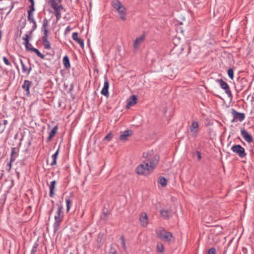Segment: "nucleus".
I'll use <instances>...</instances> for the list:
<instances>
[{"mask_svg": "<svg viewBox=\"0 0 254 254\" xmlns=\"http://www.w3.org/2000/svg\"><path fill=\"white\" fill-rule=\"evenodd\" d=\"M44 31V35L42 36V38H48V29H42Z\"/></svg>", "mask_w": 254, "mask_h": 254, "instance_id": "nucleus-42", "label": "nucleus"}, {"mask_svg": "<svg viewBox=\"0 0 254 254\" xmlns=\"http://www.w3.org/2000/svg\"><path fill=\"white\" fill-rule=\"evenodd\" d=\"M59 148L56 151V152L52 156V162L51 163V166H54L56 164L57 159L59 154Z\"/></svg>", "mask_w": 254, "mask_h": 254, "instance_id": "nucleus-25", "label": "nucleus"}, {"mask_svg": "<svg viewBox=\"0 0 254 254\" xmlns=\"http://www.w3.org/2000/svg\"><path fill=\"white\" fill-rule=\"evenodd\" d=\"M12 162H11L10 161L8 163V165L9 167V169H11V164H12Z\"/></svg>", "mask_w": 254, "mask_h": 254, "instance_id": "nucleus-50", "label": "nucleus"}, {"mask_svg": "<svg viewBox=\"0 0 254 254\" xmlns=\"http://www.w3.org/2000/svg\"><path fill=\"white\" fill-rule=\"evenodd\" d=\"M63 62V64L65 68H68L70 67L69 59L67 55L64 57Z\"/></svg>", "mask_w": 254, "mask_h": 254, "instance_id": "nucleus-22", "label": "nucleus"}, {"mask_svg": "<svg viewBox=\"0 0 254 254\" xmlns=\"http://www.w3.org/2000/svg\"><path fill=\"white\" fill-rule=\"evenodd\" d=\"M30 2H34V0H29Z\"/></svg>", "mask_w": 254, "mask_h": 254, "instance_id": "nucleus-53", "label": "nucleus"}, {"mask_svg": "<svg viewBox=\"0 0 254 254\" xmlns=\"http://www.w3.org/2000/svg\"><path fill=\"white\" fill-rule=\"evenodd\" d=\"M16 68H17V69H18V65H17V64H16Z\"/></svg>", "mask_w": 254, "mask_h": 254, "instance_id": "nucleus-55", "label": "nucleus"}, {"mask_svg": "<svg viewBox=\"0 0 254 254\" xmlns=\"http://www.w3.org/2000/svg\"><path fill=\"white\" fill-rule=\"evenodd\" d=\"M50 2L51 3V6L55 10V11H57L58 9H61L63 8V6L61 5H59L55 0H50Z\"/></svg>", "mask_w": 254, "mask_h": 254, "instance_id": "nucleus-20", "label": "nucleus"}, {"mask_svg": "<svg viewBox=\"0 0 254 254\" xmlns=\"http://www.w3.org/2000/svg\"><path fill=\"white\" fill-rule=\"evenodd\" d=\"M112 136L110 133L106 135L104 138L105 140H110L111 139Z\"/></svg>", "mask_w": 254, "mask_h": 254, "instance_id": "nucleus-46", "label": "nucleus"}, {"mask_svg": "<svg viewBox=\"0 0 254 254\" xmlns=\"http://www.w3.org/2000/svg\"><path fill=\"white\" fill-rule=\"evenodd\" d=\"M132 134V131L131 130H126L120 136V139L121 140H127V137L131 135Z\"/></svg>", "mask_w": 254, "mask_h": 254, "instance_id": "nucleus-18", "label": "nucleus"}, {"mask_svg": "<svg viewBox=\"0 0 254 254\" xmlns=\"http://www.w3.org/2000/svg\"><path fill=\"white\" fill-rule=\"evenodd\" d=\"M66 205V211L68 212L70 209L71 204L72 201L68 198H66L65 199Z\"/></svg>", "mask_w": 254, "mask_h": 254, "instance_id": "nucleus-31", "label": "nucleus"}, {"mask_svg": "<svg viewBox=\"0 0 254 254\" xmlns=\"http://www.w3.org/2000/svg\"><path fill=\"white\" fill-rule=\"evenodd\" d=\"M17 153L16 152V149L15 148H12L11 151V156H17Z\"/></svg>", "mask_w": 254, "mask_h": 254, "instance_id": "nucleus-44", "label": "nucleus"}, {"mask_svg": "<svg viewBox=\"0 0 254 254\" xmlns=\"http://www.w3.org/2000/svg\"><path fill=\"white\" fill-rule=\"evenodd\" d=\"M157 237L165 242H170L173 238L172 233L167 231L163 228H159L156 230Z\"/></svg>", "mask_w": 254, "mask_h": 254, "instance_id": "nucleus-2", "label": "nucleus"}, {"mask_svg": "<svg viewBox=\"0 0 254 254\" xmlns=\"http://www.w3.org/2000/svg\"><path fill=\"white\" fill-rule=\"evenodd\" d=\"M159 158V156L158 155L155 154L148 159L144 161L146 162L147 163L149 164L150 168L152 169V171H153L158 163Z\"/></svg>", "mask_w": 254, "mask_h": 254, "instance_id": "nucleus-6", "label": "nucleus"}, {"mask_svg": "<svg viewBox=\"0 0 254 254\" xmlns=\"http://www.w3.org/2000/svg\"><path fill=\"white\" fill-rule=\"evenodd\" d=\"M19 61L22 66V72H26L27 75L29 74L32 69L31 67L30 66L29 68L27 67L22 59H19Z\"/></svg>", "mask_w": 254, "mask_h": 254, "instance_id": "nucleus-19", "label": "nucleus"}, {"mask_svg": "<svg viewBox=\"0 0 254 254\" xmlns=\"http://www.w3.org/2000/svg\"><path fill=\"white\" fill-rule=\"evenodd\" d=\"M72 38L73 40L75 41L78 43L80 46L83 49L84 48V42L83 40L78 37V33L74 32L72 33Z\"/></svg>", "mask_w": 254, "mask_h": 254, "instance_id": "nucleus-16", "label": "nucleus"}, {"mask_svg": "<svg viewBox=\"0 0 254 254\" xmlns=\"http://www.w3.org/2000/svg\"><path fill=\"white\" fill-rule=\"evenodd\" d=\"M30 37L28 34L24 35V36L22 37V40L24 41V44L25 45V49L27 51H30L32 49V45L29 43V40Z\"/></svg>", "mask_w": 254, "mask_h": 254, "instance_id": "nucleus-9", "label": "nucleus"}, {"mask_svg": "<svg viewBox=\"0 0 254 254\" xmlns=\"http://www.w3.org/2000/svg\"><path fill=\"white\" fill-rule=\"evenodd\" d=\"M152 172L153 171L150 168L149 164L144 161L136 168V173L140 175H148Z\"/></svg>", "mask_w": 254, "mask_h": 254, "instance_id": "nucleus-3", "label": "nucleus"}, {"mask_svg": "<svg viewBox=\"0 0 254 254\" xmlns=\"http://www.w3.org/2000/svg\"><path fill=\"white\" fill-rule=\"evenodd\" d=\"M157 250L158 252L162 253L164 251V247L162 243H157Z\"/></svg>", "mask_w": 254, "mask_h": 254, "instance_id": "nucleus-32", "label": "nucleus"}, {"mask_svg": "<svg viewBox=\"0 0 254 254\" xmlns=\"http://www.w3.org/2000/svg\"><path fill=\"white\" fill-rule=\"evenodd\" d=\"M56 205L58 206V209L54 216L55 222L53 224V229L55 233L59 230L60 224L63 221L64 218L62 204L61 203H57Z\"/></svg>", "mask_w": 254, "mask_h": 254, "instance_id": "nucleus-1", "label": "nucleus"}, {"mask_svg": "<svg viewBox=\"0 0 254 254\" xmlns=\"http://www.w3.org/2000/svg\"><path fill=\"white\" fill-rule=\"evenodd\" d=\"M48 20L45 18L43 22L42 29H48Z\"/></svg>", "mask_w": 254, "mask_h": 254, "instance_id": "nucleus-37", "label": "nucleus"}, {"mask_svg": "<svg viewBox=\"0 0 254 254\" xmlns=\"http://www.w3.org/2000/svg\"><path fill=\"white\" fill-rule=\"evenodd\" d=\"M55 15L56 16L57 20H58L61 18V16L60 9H58L57 11H55Z\"/></svg>", "mask_w": 254, "mask_h": 254, "instance_id": "nucleus-39", "label": "nucleus"}, {"mask_svg": "<svg viewBox=\"0 0 254 254\" xmlns=\"http://www.w3.org/2000/svg\"><path fill=\"white\" fill-rule=\"evenodd\" d=\"M185 48L189 50V51L187 52V53H188V54H189V53H190V45H189V44L186 45V46H185V47H182V48H181V50H182V51H183V50H184V49H185Z\"/></svg>", "mask_w": 254, "mask_h": 254, "instance_id": "nucleus-45", "label": "nucleus"}, {"mask_svg": "<svg viewBox=\"0 0 254 254\" xmlns=\"http://www.w3.org/2000/svg\"><path fill=\"white\" fill-rule=\"evenodd\" d=\"M227 73H228L229 78L231 79H233V78H234V69L231 68H229L227 71Z\"/></svg>", "mask_w": 254, "mask_h": 254, "instance_id": "nucleus-34", "label": "nucleus"}, {"mask_svg": "<svg viewBox=\"0 0 254 254\" xmlns=\"http://www.w3.org/2000/svg\"><path fill=\"white\" fill-rule=\"evenodd\" d=\"M32 82L28 80H25L22 86V88L26 92V94L28 95L30 94V88L31 86Z\"/></svg>", "mask_w": 254, "mask_h": 254, "instance_id": "nucleus-12", "label": "nucleus"}, {"mask_svg": "<svg viewBox=\"0 0 254 254\" xmlns=\"http://www.w3.org/2000/svg\"><path fill=\"white\" fill-rule=\"evenodd\" d=\"M154 155H153V152L152 150H150L143 153V157L145 159L144 160L148 159Z\"/></svg>", "mask_w": 254, "mask_h": 254, "instance_id": "nucleus-24", "label": "nucleus"}, {"mask_svg": "<svg viewBox=\"0 0 254 254\" xmlns=\"http://www.w3.org/2000/svg\"><path fill=\"white\" fill-rule=\"evenodd\" d=\"M7 123L8 122L6 120H2L0 121V127L1 129V131L4 130Z\"/></svg>", "mask_w": 254, "mask_h": 254, "instance_id": "nucleus-30", "label": "nucleus"}, {"mask_svg": "<svg viewBox=\"0 0 254 254\" xmlns=\"http://www.w3.org/2000/svg\"><path fill=\"white\" fill-rule=\"evenodd\" d=\"M38 244L35 243L34 246H33L32 251H31V254H35L37 251V247H38Z\"/></svg>", "mask_w": 254, "mask_h": 254, "instance_id": "nucleus-40", "label": "nucleus"}, {"mask_svg": "<svg viewBox=\"0 0 254 254\" xmlns=\"http://www.w3.org/2000/svg\"><path fill=\"white\" fill-rule=\"evenodd\" d=\"M140 221L143 227H146L148 224V218L146 213H141L140 216Z\"/></svg>", "mask_w": 254, "mask_h": 254, "instance_id": "nucleus-13", "label": "nucleus"}, {"mask_svg": "<svg viewBox=\"0 0 254 254\" xmlns=\"http://www.w3.org/2000/svg\"><path fill=\"white\" fill-rule=\"evenodd\" d=\"M109 87V82H108L107 78L105 77V80L104 84V87L101 90V93L103 95H104L107 97H108L109 96V91H108Z\"/></svg>", "mask_w": 254, "mask_h": 254, "instance_id": "nucleus-10", "label": "nucleus"}, {"mask_svg": "<svg viewBox=\"0 0 254 254\" xmlns=\"http://www.w3.org/2000/svg\"><path fill=\"white\" fill-rule=\"evenodd\" d=\"M145 37L143 35H142L138 38H137L134 41L133 43V47L134 49H137L140 46V44L143 42L144 40Z\"/></svg>", "mask_w": 254, "mask_h": 254, "instance_id": "nucleus-15", "label": "nucleus"}, {"mask_svg": "<svg viewBox=\"0 0 254 254\" xmlns=\"http://www.w3.org/2000/svg\"><path fill=\"white\" fill-rule=\"evenodd\" d=\"M5 8L2 7V8H1V9H2V10H3V9H5Z\"/></svg>", "mask_w": 254, "mask_h": 254, "instance_id": "nucleus-59", "label": "nucleus"}, {"mask_svg": "<svg viewBox=\"0 0 254 254\" xmlns=\"http://www.w3.org/2000/svg\"><path fill=\"white\" fill-rule=\"evenodd\" d=\"M56 184H57V182L55 180L52 181L50 183V185L49 186V189H50L49 196L51 197H53L54 196Z\"/></svg>", "mask_w": 254, "mask_h": 254, "instance_id": "nucleus-14", "label": "nucleus"}, {"mask_svg": "<svg viewBox=\"0 0 254 254\" xmlns=\"http://www.w3.org/2000/svg\"><path fill=\"white\" fill-rule=\"evenodd\" d=\"M160 213L161 216L165 219L169 218L171 215L170 212L166 210H162Z\"/></svg>", "mask_w": 254, "mask_h": 254, "instance_id": "nucleus-27", "label": "nucleus"}, {"mask_svg": "<svg viewBox=\"0 0 254 254\" xmlns=\"http://www.w3.org/2000/svg\"><path fill=\"white\" fill-rule=\"evenodd\" d=\"M27 19L30 23L35 21L33 13H28Z\"/></svg>", "mask_w": 254, "mask_h": 254, "instance_id": "nucleus-33", "label": "nucleus"}, {"mask_svg": "<svg viewBox=\"0 0 254 254\" xmlns=\"http://www.w3.org/2000/svg\"><path fill=\"white\" fill-rule=\"evenodd\" d=\"M72 0H70V1H71Z\"/></svg>", "mask_w": 254, "mask_h": 254, "instance_id": "nucleus-62", "label": "nucleus"}, {"mask_svg": "<svg viewBox=\"0 0 254 254\" xmlns=\"http://www.w3.org/2000/svg\"><path fill=\"white\" fill-rule=\"evenodd\" d=\"M58 130V127L56 126L53 128L51 131L49 133V135L47 138V141H50L53 137L55 135V134L57 133Z\"/></svg>", "mask_w": 254, "mask_h": 254, "instance_id": "nucleus-21", "label": "nucleus"}, {"mask_svg": "<svg viewBox=\"0 0 254 254\" xmlns=\"http://www.w3.org/2000/svg\"><path fill=\"white\" fill-rule=\"evenodd\" d=\"M158 184H160L162 187H165L167 185V180L164 177H160L158 180Z\"/></svg>", "mask_w": 254, "mask_h": 254, "instance_id": "nucleus-28", "label": "nucleus"}, {"mask_svg": "<svg viewBox=\"0 0 254 254\" xmlns=\"http://www.w3.org/2000/svg\"><path fill=\"white\" fill-rule=\"evenodd\" d=\"M121 245H122V248L125 250V251H126V244H125V239H124V237L123 236H122L121 237Z\"/></svg>", "mask_w": 254, "mask_h": 254, "instance_id": "nucleus-38", "label": "nucleus"}, {"mask_svg": "<svg viewBox=\"0 0 254 254\" xmlns=\"http://www.w3.org/2000/svg\"><path fill=\"white\" fill-rule=\"evenodd\" d=\"M209 231L211 232H214V228L210 227V229L209 230Z\"/></svg>", "mask_w": 254, "mask_h": 254, "instance_id": "nucleus-48", "label": "nucleus"}, {"mask_svg": "<svg viewBox=\"0 0 254 254\" xmlns=\"http://www.w3.org/2000/svg\"><path fill=\"white\" fill-rule=\"evenodd\" d=\"M113 6L117 9L121 18L125 21L126 20V8L118 0H115L113 2Z\"/></svg>", "mask_w": 254, "mask_h": 254, "instance_id": "nucleus-4", "label": "nucleus"}, {"mask_svg": "<svg viewBox=\"0 0 254 254\" xmlns=\"http://www.w3.org/2000/svg\"><path fill=\"white\" fill-rule=\"evenodd\" d=\"M16 157V156H10V161L11 162H14L15 161V160Z\"/></svg>", "mask_w": 254, "mask_h": 254, "instance_id": "nucleus-47", "label": "nucleus"}, {"mask_svg": "<svg viewBox=\"0 0 254 254\" xmlns=\"http://www.w3.org/2000/svg\"><path fill=\"white\" fill-rule=\"evenodd\" d=\"M117 251H114L112 253V254H117Z\"/></svg>", "mask_w": 254, "mask_h": 254, "instance_id": "nucleus-52", "label": "nucleus"}, {"mask_svg": "<svg viewBox=\"0 0 254 254\" xmlns=\"http://www.w3.org/2000/svg\"><path fill=\"white\" fill-rule=\"evenodd\" d=\"M53 209H54V206L52 207V209H51V210H50V211L49 212L50 214H51V213L53 212Z\"/></svg>", "mask_w": 254, "mask_h": 254, "instance_id": "nucleus-51", "label": "nucleus"}, {"mask_svg": "<svg viewBox=\"0 0 254 254\" xmlns=\"http://www.w3.org/2000/svg\"><path fill=\"white\" fill-rule=\"evenodd\" d=\"M137 98L135 95H132L127 101V108L134 105L136 103Z\"/></svg>", "mask_w": 254, "mask_h": 254, "instance_id": "nucleus-17", "label": "nucleus"}, {"mask_svg": "<svg viewBox=\"0 0 254 254\" xmlns=\"http://www.w3.org/2000/svg\"><path fill=\"white\" fill-rule=\"evenodd\" d=\"M73 254V253H70V254Z\"/></svg>", "mask_w": 254, "mask_h": 254, "instance_id": "nucleus-61", "label": "nucleus"}, {"mask_svg": "<svg viewBox=\"0 0 254 254\" xmlns=\"http://www.w3.org/2000/svg\"><path fill=\"white\" fill-rule=\"evenodd\" d=\"M31 4L29 6V9L28 10V13H33V12L35 10L34 8V2H30Z\"/></svg>", "mask_w": 254, "mask_h": 254, "instance_id": "nucleus-36", "label": "nucleus"}, {"mask_svg": "<svg viewBox=\"0 0 254 254\" xmlns=\"http://www.w3.org/2000/svg\"><path fill=\"white\" fill-rule=\"evenodd\" d=\"M31 51L34 52L39 57H40L42 59H45V56L41 54L40 51L36 48H32L31 49Z\"/></svg>", "mask_w": 254, "mask_h": 254, "instance_id": "nucleus-29", "label": "nucleus"}, {"mask_svg": "<svg viewBox=\"0 0 254 254\" xmlns=\"http://www.w3.org/2000/svg\"><path fill=\"white\" fill-rule=\"evenodd\" d=\"M43 45L46 49L49 50L51 48L50 43L48 38H42Z\"/></svg>", "mask_w": 254, "mask_h": 254, "instance_id": "nucleus-23", "label": "nucleus"}, {"mask_svg": "<svg viewBox=\"0 0 254 254\" xmlns=\"http://www.w3.org/2000/svg\"><path fill=\"white\" fill-rule=\"evenodd\" d=\"M231 150L242 158L245 157L247 155L245 149L240 145H234L232 146Z\"/></svg>", "mask_w": 254, "mask_h": 254, "instance_id": "nucleus-7", "label": "nucleus"}, {"mask_svg": "<svg viewBox=\"0 0 254 254\" xmlns=\"http://www.w3.org/2000/svg\"><path fill=\"white\" fill-rule=\"evenodd\" d=\"M197 157H198V158L199 159H201V154H200V153L198 151L197 152Z\"/></svg>", "mask_w": 254, "mask_h": 254, "instance_id": "nucleus-49", "label": "nucleus"}, {"mask_svg": "<svg viewBox=\"0 0 254 254\" xmlns=\"http://www.w3.org/2000/svg\"><path fill=\"white\" fill-rule=\"evenodd\" d=\"M232 115L233 119L231 121V123L239 122H242L245 118V114L243 113H239L236 111L235 109H232Z\"/></svg>", "mask_w": 254, "mask_h": 254, "instance_id": "nucleus-8", "label": "nucleus"}, {"mask_svg": "<svg viewBox=\"0 0 254 254\" xmlns=\"http://www.w3.org/2000/svg\"><path fill=\"white\" fill-rule=\"evenodd\" d=\"M2 59H3V62L4 63V64L6 65H11L10 63L9 62L8 60L5 57H3L2 58Z\"/></svg>", "mask_w": 254, "mask_h": 254, "instance_id": "nucleus-43", "label": "nucleus"}, {"mask_svg": "<svg viewBox=\"0 0 254 254\" xmlns=\"http://www.w3.org/2000/svg\"><path fill=\"white\" fill-rule=\"evenodd\" d=\"M69 30V26H68V27H67L66 28V30Z\"/></svg>", "mask_w": 254, "mask_h": 254, "instance_id": "nucleus-54", "label": "nucleus"}, {"mask_svg": "<svg viewBox=\"0 0 254 254\" xmlns=\"http://www.w3.org/2000/svg\"><path fill=\"white\" fill-rule=\"evenodd\" d=\"M27 62H28V63L29 64H30V62H29V60H27Z\"/></svg>", "mask_w": 254, "mask_h": 254, "instance_id": "nucleus-57", "label": "nucleus"}, {"mask_svg": "<svg viewBox=\"0 0 254 254\" xmlns=\"http://www.w3.org/2000/svg\"><path fill=\"white\" fill-rule=\"evenodd\" d=\"M241 133L244 139L248 142H251L253 141V137L250 134L248 131L245 129H241Z\"/></svg>", "mask_w": 254, "mask_h": 254, "instance_id": "nucleus-11", "label": "nucleus"}, {"mask_svg": "<svg viewBox=\"0 0 254 254\" xmlns=\"http://www.w3.org/2000/svg\"><path fill=\"white\" fill-rule=\"evenodd\" d=\"M32 23L33 24V25L32 29L29 32L30 34H31L32 33V32L37 28V24H36V21H34Z\"/></svg>", "mask_w": 254, "mask_h": 254, "instance_id": "nucleus-41", "label": "nucleus"}, {"mask_svg": "<svg viewBox=\"0 0 254 254\" xmlns=\"http://www.w3.org/2000/svg\"><path fill=\"white\" fill-rule=\"evenodd\" d=\"M12 7L11 8V9L9 10V11H8V13L10 12V11H11V9H12Z\"/></svg>", "mask_w": 254, "mask_h": 254, "instance_id": "nucleus-56", "label": "nucleus"}, {"mask_svg": "<svg viewBox=\"0 0 254 254\" xmlns=\"http://www.w3.org/2000/svg\"><path fill=\"white\" fill-rule=\"evenodd\" d=\"M198 127V125L197 122H193L191 125L190 126V130L191 132L195 133L197 131V129Z\"/></svg>", "mask_w": 254, "mask_h": 254, "instance_id": "nucleus-26", "label": "nucleus"}, {"mask_svg": "<svg viewBox=\"0 0 254 254\" xmlns=\"http://www.w3.org/2000/svg\"><path fill=\"white\" fill-rule=\"evenodd\" d=\"M217 82L219 83L220 87L225 91V92L228 95V97L230 99H232L233 95L228 84L222 79H217Z\"/></svg>", "mask_w": 254, "mask_h": 254, "instance_id": "nucleus-5", "label": "nucleus"}, {"mask_svg": "<svg viewBox=\"0 0 254 254\" xmlns=\"http://www.w3.org/2000/svg\"><path fill=\"white\" fill-rule=\"evenodd\" d=\"M216 250L215 247H211L207 250V254H216Z\"/></svg>", "mask_w": 254, "mask_h": 254, "instance_id": "nucleus-35", "label": "nucleus"}, {"mask_svg": "<svg viewBox=\"0 0 254 254\" xmlns=\"http://www.w3.org/2000/svg\"><path fill=\"white\" fill-rule=\"evenodd\" d=\"M210 237H211L210 236H209V237H208V239H210Z\"/></svg>", "mask_w": 254, "mask_h": 254, "instance_id": "nucleus-60", "label": "nucleus"}, {"mask_svg": "<svg viewBox=\"0 0 254 254\" xmlns=\"http://www.w3.org/2000/svg\"><path fill=\"white\" fill-rule=\"evenodd\" d=\"M1 178H2V177L0 176V180L1 179Z\"/></svg>", "mask_w": 254, "mask_h": 254, "instance_id": "nucleus-58", "label": "nucleus"}]
</instances>
